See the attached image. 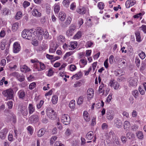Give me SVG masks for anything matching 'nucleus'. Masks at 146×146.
<instances>
[{
  "mask_svg": "<svg viewBox=\"0 0 146 146\" xmlns=\"http://www.w3.org/2000/svg\"><path fill=\"white\" fill-rule=\"evenodd\" d=\"M61 121L62 123L66 125L69 124L71 121L69 115L65 114L62 115Z\"/></svg>",
  "mask_w": 146,
  "mask_h": 146,
  "instance_id": "obj_4",
  "label": "nucleus"
},
{
  "mask_svg": "<svg viewBox=\"0 0 146 146\" xmlns=\"http://www.w3.org/2000/svg\"><path fill=\"white\" fill-rule=\"evenodd\" d=\"M3 13V15H7L10 14L11 12L9 9L7 8H5L2 11Z\"/></svg>",
  "mask_w": 146,
  "mask_h": 146,
  "instance_id": "obj_39",
  "label": "nucleus"
},
{
  "mask_svg": "<svg viewBox=\"0 0 146 146\" xmlns=\"http://www.w3.org/2000/svg\"><path fill=\"white\" fill-rule=\"evenodd\" d=\"M39 118L36 115H34L29 117L28 121L31 123H35L37 122L39 120Z\"/></svg>",
  "mask_w": 146,
  "mask_h": 146,
  "instance_id": "obj_8",
  "label": "nucleus"
},
{
  "mask_svg": "<svg viewBox=\"0 0 146 146\" xmlns=\"http://www.w3.org/2000/svg\"><path fill=\"white\" fill-rule=\"evenodd\" d=\"M128 81L130 86H134L137 85V80L136 78H130L128 79Z\"/></svg>",
  "mask_w": 146,
  "mask_h": 146,
  "instance_id": "obj_11",
  "label": "nucleus"
},
{
  "mask_svg": "<svg viewBox=\"0 0 146 146\" xmlns=\"http://www.w3.org/2000/svg\"><path fill=\"white\" fill-rule=\"evenodd\" d=\"M21 47L20 44L17 42H15L13 45V51L14 53H18L21 50Z\"/></svg>",
  "mask_w": 146,
  "mask_h": 146,
  "instance_id": "obj_6",
  "label": "nucleus"
},
{
  "mask_svg": "<svg viewBox=\"0 0 146 146\" xmlns=\"http://www.w3.org/2000/svg\"><path fill=\"white\" fill-rule=\"evenodd\" d=\"M44 32L43 33V36H44V37L45 38H48L49 37V34L48 33L47 31L45 30L44 31H43Z\"/></svg>",
  "mask_w": 146,
  "mask_h": 146,
  "instance_id": "obj_60",
  "label": "nucleus"
},
{
  "mask_svg": "<svg viewBox=\"0 0 146 146\" xmlns=\"http://www.w3.org/2000/svg\"><path fill=\"white\" fill-rule=\"evenodd\" d=\"M8 140L10 141H14V138H13V136L12 133L10 132L9 134L8 137Z\"/></svg>",
  "mask_w": 146,
  "mask_h": 146,
  "instance_id": "obj_52",
  "label": "nucleus"
},
{
  "mask_svg": "<svg viewBox=\"0 0 146 146\" xmlns=\"http://www.w3.org/2000/svg\"><path fill=\"white\" fill-rule=\"evenodd\" d=\"M53 71L52 68H50L48 71L47 74V75L48 76H52L53 74Z\"/></svg>",
  "mask_w": 146,
  "mask_h": 146,
  "instance_id": "obj_57",
  "label": "nucleus"
},
{
  "mask_svg": "<svg viewBox=\"0 0 146 146\" xmlns=\"http://www.w3.org/2000/svg\"><path fill=\"white\" fill-rule=\"evenodd\" d=\"M146 67V64L144 62H142L141 66L140 68V70L141 71H143L144 70Z\"/></svg>",
  "mask_w": 146,
  "mask_h": 146,
  "instance_id": "obj_63",
  "label": "nucleus"
},
{
  "mask_svg": "<svg viewBox=\"0 0 146 146\" xmlns=\"http://www.w3.org/2000/svg\"><path fill=\"white\" fill-rule=\"evenodd\" d=\"M27 130L29 133L31 135L33 133V127L31 126H29L27 128Z\"/></svg>",
  "mask_w": 146,
  "mask_h": 146,
  "instance_id": "obj_55",
  "label": "nucleus"
},
{
  "mask_svg": "<svg viewBox=\"0 0 146 146\" xmlns=\"http://www.w3.org/2000/svg\"><path fill=\"white\" fill-rule=\"evenodd\" d=\"M123 126L124 129L125 130H127L130 126V123L127 121H125L124 123Z\"/></svg>",
  "mask_w": 146,
  "mask_h": 146,
  "instance_id": "obj_30",
  "label": "nucleus"
},
{
  "mask_svg": "<svg viewBox=\"0 0 146 146\" xmlns=\"http://www.w3.org/2000/svg\"><path fill=\"white\" fill-rule=\"evenodd\" d=\"M39 66H40V68H39V70L40 71L45 69L46 68V66L45 64L41 62H39Z\"/></svg>",
  "mask_w": 146,
  "mask_h": 146,
  "instance_id": "obj_50",
  "label": "nucleus"
},
{
  "mask_svg": "<svg viewBox=\"0 0 146 146\" xmlns=\"http://www.w3.org/2000/svg\"><path fill=\"white\" fill-rule=\"evenodd\" d=\"M54 146H64V145L62 143L61 141H58L55 143Z\"/></svg>",
  "mask_w": 146,
  "mask_h": 146,
  "instance_id": "obj_61",
  "label": "nucleus"
},
{
  "mask_svg": "<svg viewBox=\"0 0 146 146\" xmlns=\"http://www.w3.org/2000/svg\"><path fill=\"white\" fill-rule=\"evenodd\" d=\"M18 95L20 98L23 99L25 96V92L23 90H20L18 92Z\"/></svg>",
  "mask_w": 146,
  "mask_h": 146,
  "instance_id": "obj_34",
  "label": "nucleus"
},
{
  "mask_svg": "<svg viewBox=\"0 0 146 146\" xmlns=\"http://www.w3.org/2000/svg\"><path fill=\"white\" fill-rule=\"evenodd\" d=\"M75 102L74 100H72L69 104V107L71 109H73L75 107Z\"/></svg>",
  "mask_w": 146,
  "mask_h": 146,
  "instance_id": "obj_49",
  "label": "nucleus"
},
{
  "mask_svg": "<svg viewBox=\"0 0 146 146\" xmlns=\"http://www.w3.org/2000/svg\"><path fill=\"white\" fill-rule=\"evenodd\" d=\"M72 20L71 17L69 16L68 17L64 24L62 25V26L64 27H67L68 25L70 23Z\"/></svg>",
  "mask_w": 146,
  "mask_h": 146,
  "instance_id": "obj_19",
  "label": "nucleus"
},
{
  "mask_svg": "<svg viewBox=\"0 0 146 146\" xmlns=\"http://www.w3.org/2000/svg\"><path fill=\"white\" fill-rule=\"evenodd\" d=\"M70 3V1L69 0H64L62 2L63 5L66 7H68Z\"/></svg>",
  "mask_w": 146,
  "mask_h": 146,
  "instance_id": "obj_51",
  "label": "nucleus"
},
{
  "mask_svg": "<svg viewBox=\"0 0 146 146\" xmlns=\"http://www.w3.org/2000/svg\"><path fill=\"white\" fill-rule=\"evenodd\" d=\"M39 64L35 63L33 64V68L35 69L36 70L38 71H40V70H39Z\"/></svg>",
  "mask_w": 146,
  "mask_h": 146,
  "instance_id": "obj_62",
  "label": "nucleus"
},
{
  "mask_svg": "<svg viewBox=\"0 0 146 146\" xmlns=\"http://www.w3.org/2000/svg\"><path fill=\"white\" fill-rule=\"evenodd\" d=\"M3 94L9 99H12L13 97L14 92L11 88H9L2 92Z\"/></svg>",
  "mask_w": 146,
  "mask_h": 146,
  "instance_id": "obj_3",
  "label": "nucleus"
},
{
  "mask_svg": "<svg viewBox=\"0 0 146 146\" xmlns=\"http://www.w3.org/2000/svg\"><path fill=\"white\" fill-rule=\"evenodd\" d=\"M135 62L137 66L139 67L140 66V60L138 57H136L135 58Z\"/></svg>",
  "mask_w": 146,
  "mask_h": 146,
  "instance_id": "obj_64",
  "label": "nucleus"
},
{
  "mask_svg": "<svg viewBox=\"0 0 146 146\" xmlns=\"http://www.w3.org/2000/svg\"><path fill=\"white\" fill-rule=\"evenodd\" d=\"M110 86L113 87L115 90H117L119 87V84L118 82L114 80H111L110 83Z\"/></svg>",
  "mask_w": 146,
  "mask_h": 146,
  "instance_id": "obj_12",
  "label": "nucleus"
},
{
  "mask_svg": "<svg viewBox=\"0 0 146 146\" xmlns=\"http://www.w3.org/2000/svg\"><path fill=\"white\" fill-rule=\"evenodd\" d=\"M132 94L135 98H137L139 95L137 90H134L132 92Z\"/></svg>",
  "mask_w": 146,
  "mask_h": 146,
  "instance_id": "obj_46",
  "label": "nucleus"
},
{
  "mask_svg": "<svg viewBox=\"0 0 146 146\" xmlns=\"http://www.w3.org/2000/svg\"><path fill=\"white\" fill-rule=\"evenodd\" d=\"M47 116L51 120H54L56 117L57 115L54 111L51 108H48L46 110Z\"/></svg>",
  "mask_w": 146,
  "mask_h": 146,
  "instance_id": "obj_2",
  "label": "nucleus"
},
{
  "mask_svg": "<svg viewBox=\"0 0 146 146\" xmlns=\"http://www.w3.org/2000/svg\"><path fill=\"white\" fill-rule=\"evenodd\" d=\"M138 52L139 53L138 54L139 57L142 59H143L145 57V53L143 51L139 50Z\"/></svg>",
  "mask_w": 146,
  "mask_h": 146,
  "instance_id": "obj_37",
  "label": "nucleus"
},
{
  "mask_svg": "<svg viewBox=\"0 0 146 146\" xmlns=\"http://www.w3.org/2000/svg\"><path fill=\"white\" fill-rule=\"evenodd\" d=\"M18 80L20 82H22L25 80V76L22 74L19 73L17 77Z\"/></svg>",
  "mask_w": 146,
  "mask_h": 146,
  "instance_id": "obj_29",
  "label": "nucleus"
},
{
  "mask_svg": "<svg viewBox=\"0 0 146 146\" xmlns=\"http://www.w3.org/2000/svg\"><path fill=\"white\" fill-rule=\"evenodd\" d=\"M58 100V98L57 96L54 95L52 96L51 101L53 104H56Z\"/></svg>",
  "mask_w": 146,
  "mask_h": 146,
  "instance_id": "obj_35",
  "label": "nucleus"
},
{
  "mask_svg": "<svg viewBox=\"0 0 146 146\" xmlns=\"http://www.w3.org/2000/svg\"><path fill=\"white\" fill-rule=\"evenodd\" d=\"M135 34L136 37L137 41L138 42H141V40L140 33L139 32L137 31L135 33Z\"/></svg>",
  "mask_w": 146,
  "mask_h": 146,
  "instance_id": "obj_33",
  "label": "nucleus"
},
{
  "mask_svg": "<svg viewBox=\"0 0 146 146\" xmlns=\"http://www.w3.org/2000/svg\"><path fill=\"white\" fill-rule=\"evenodd\" d=\"M30 5V3L29 2L25 1L23 3V6L24 8H26L29 6Z\"/></svg>",
  "mask_w": 146,
  "mask_h": 146,
  "instance_id": "obj_59",
  "label": "nucleus"
},
{
  "mask_svg": "<svg viewBox=\"0 0 146 146\" xmlns=\"http://www.w3.org/2000/svg\"><path fill=\"white\" fill-rule=\"evenodd\" d=\"M84 97L83 96H80L78 98L77 104L79 105L82 104L83 101Z\"/></svg>",
  "mask_w": 146,
  "mask_h": 146,
  "instance_id": "obj_45",
  "label": "nucleus"
},
{
  "mask_svg": "<svg viewBox=\"0 0 146 146\" xmlns=\"http://www.w3.org/2000/svg\"><path fill=\"white\" fill-rule=\"evenodd\" d=\"M85 121H89L90 120V117L89 116L88 112L86 111H84L83 113Z\"/></svg>",
  "mask_w": 146,
  "mask_h": 146,
  "instance_id": "obj_27",
  "label": "nucleus"
},
{
  "mask_svg": "<svg viewBox=\"0 0 146 146\" xmlns=\"http://www.w3.org/2000/svg\"><path fill=\"white\" fill-rule=\"evenodd\" d=\"M127 137L129 139L134 138L135 137V135L132 132H129L126 134Z\"/></svg>",
  "mask_w": 146,
  "mask_h": 146,
  "instance_id": "obj_40",
  "label": "nucleus"
},
{
  "mask_svg": "<svg viewBox=\"0 0 146 146\" xmlns=\"http://www.w3.org/2000/svg\"><path fill=\"white\" fill-rule=\"evenodd\" d=\"M60 10V6L59 3L55 4L54 5V10L55 13H58Z\"/></svg>",
  "mask_w": 146,
  "mask_h": 146,
  "instance_id": "obj_26",
  "label": "nucleus"
},
{
  "mask_svg": "<svg viewBox=\"0 0 146 146\" xmlns=\"http://www.w3.org/2000/svg\"><path fill=\"white\" fill-rule=\"evenodd\" d=\"M57 138L56 136H54L52 137L50 140V144L52 145L54 141L56 140Z\"/></svg>",
  "mask_w": 146,
  "mask_h": 146,
  "instance_id": "obj_58",
  "label": "nucleus"
},
{
  "mask_svg": "<svg viewBox=\"0 0 146 146\" xmlns=\"http://www.w3.org/2000/svg\"><path fill=\"white\" fill-rule=\"evenodd\" d=\"M28 110L29 113L31 114L33 113L35 110V107L33 104H29L28 107Z\"/></svg>",
  "mask_w": 146,
  "mask_h": 146,
  "instance_id": "obj_23",
  "label": "nucleus"
},
{
  "mask_svg": "<svg viewBox=\"0 0 146 146\" xmlns=\"http://www.w3.org/2000/svg\"><path fill=\"white\" fill-rule=\"evenodd\" d=\"M59 42L63 43L65 40L64 37L62 35L59 36L57 38Z\"/></svg>",
  "mask_w": 146,
  "mask_h": 146,
  "instance_id": "obj_48",
  "label": "nucleus"
},
{
  "mask_svg": "<svg viewBox=\"0 0 146 146\" xmlns=\"http://www.w3.org/2000/svg\"><path fill=\"white\" fill-rule=\"evenodd\" d=\"M74 51H70L67 52L65 55L64 56V58H66L67 57H68L69 56L72 55L74 52Z\"/></svg>",
  "mask_w": 146,
  "mask_h": 146,
  "instance_id": "obj_53",
  "label": "nucleus"
},
{
  "mask_svg": "<svg viewBox=\"0 0 146 146\" xmlns=\"http://www.w3.org/2000/svg\"><path fill=\"white\" fill-rule=\"evenodd\" d=\"M36 84L35 83L33 82L31 83L29 85V88L30 90L33 89L36 86Z\"/></svg>",
  "mask_w": 146,
  "mask_h": 146,
  "instance_id": "obj_56",
  "label": "nucleus"
},
{
  "mask_svg": "<svg viewBox=\"0 0 146 146\" xmlns=\"http://www.w3.org/2000/svg\"><path fill=\"white\" fill-rule=\"evenodd\" d=\"M106 86V85H105L103 83H102L99 87L98 90L99 93H104V92Z\"/></svg>",
  "mask_w": 146,
  "mask_h": 146,
  "instance_id": "obj_22",
  "label": "nucleus"
},
{
  "mask_svg": "<svg viewBox=\"0 0 146 146\" xmlns=\"http://www.w3.org/2000/svg\"><path fill=\"white\" fill-rule=\"evenodd\" d=\"M20 70L21 72L24 73H26L30 71V69L25 65L20 66Z\"/></svg>",
  "mask_w": 146,
  "mask_h": 146,
  "instance_id": "obj_16",
  "label": "nucleus"
},
{
  "mask_svg": "<svg viewBox=\"0 0 146 146\" xmlns=\"http://www.w3.org/2000/svg\"><path fill=\"white\" fill-rule=\"evenodd\" d=\"M70 47L69 50H72L75 49L77 46V42H70L68 44Z\"/></svg>",
  "mask_w": 146,
  "mask_h": 146,
  "instance_id": "obj_18",
  "label": "nucleus"
},
{
  "mask_svg": "<svg viewBox=\"0 0 146 146\" xmlns=\"http://www.w3.org/2000/svg\"><path fill=\"white\" fill-rule=\"evenodd\" d=\"M82 76V73L81 71L78 72L71 77L72 79L75 78L76 80H78L81 78Z\"/></svg>",
  "mask_w": 146,
  "mask_h": 146,
  "instance_id": "obj_20",
  "label": "nucleus"
},
{
  "mask_svg": "<svg viewBox=\"0 0 146 146\" xmlns=\"http://www.w3.org/2000/svg\"><path fill=\"white\" fill-rule=\"evenodd\" d=\"M45 131L43 128L40 129L38 132L37 136L39 137H41L44 134Z\"/></svg>",
  "mask_w": 146,
  "mask_h": 146,
  "instance_id": "obj_32",
  "label": "nucleus"
},
{
  "mask_svg": "<svg viewBox=\"0 0 146 146\" xmlns=\"http://www.w3.org/2000/svg\"><path fill=\"white\" fill-rule=\"evenodd\" d=\"M114 116V112L111 110H108L106 112V117L109 120H111Z\"/></svg>",
  "mask_w": 146,
  "mask_h": 146,
  "instance_id": "obj_10",
  "label": "nucleus"
},
{
  "mask_svg": "<svg viewBox=\"0 0 146 146\" xmlns=\"http://www.w3.org/2000/svg\"><path fill=\"white\" fill-rule=\"evenodd\" d=\"M136 135L137 137L140 139H143V135L141 131H138L136 133Z\"/></svg>",
  "mask_w": 146,
  "mask_h": 146,
  "instance_id": "obj_44",
  "label": "nucleus"
},
{
  "mask_svg": "<svg viewBox=\"0 0 146 146\" xmlns=\"http://www.w3.org/2000/svg\"><path fill=\"white\" fill-rule=\"evenodd\" d=\"M115 74L116 76H119L123 75V73L122 70H119L115 72Z\"/></svg>",
  "mask_w": 146,
  "mask_h": 146,
  "instance_id": "obj_43",
  "label": "nucleus"
},
{
  "mask_svg": "<svg viewBox=\"0 0 146 146\" xmlns=\"http://www.w3.org/2000/svg\"><path fill=\"white\" fill-rule=\"evenodd\" d=\"M36 35L35 36L36 38L39 40H41L43 38V30L40 27L38 28L36 30Z\"/></svg>",
  "mask_w": 146,
  "mask_h": 146,
  "instance_id": "obj_5",
  "label": "nucleus"
},
{
  "mask_svg": "<svg viewBox=\"0 0 146 146\" xmlns=\"http://www.w3.org/2000/svg\"><path fill=\"white\" fill-rule=\"evenodd\" d=\"M144 13L143 12L140 13H139L133 16V17L134 18L138 19L140 18V19H142V17L144 14Z\"/></svg>",
  "mask_w": 146,
  "mask_h": 146,
  "instance_id": "obj_38",
  "label": "nucleus"
},
{
  "mask_svg": "<svg viewBox=\"0 0 146 146\" xmlns=\"http://www.w3.org/2000/svg\"><path fill=\"white\" fill-rule=\"evenodd\" d=\"M7 132V130L6 129H5L2 130L0 132V138L2 139H4Z\"/></svg>",
  "mask_w": 146,
  "mask_h": 146,
  "instance_id": "obj_17",
  "label": "nucleus"
},
{
  "mask_svg": "<svg viewBox=\"0 0 146 146\" xmlns=\"http://www.w3.org/2000/svg\"><path fill=\"white\" fill-rule=\"evenodd\" d=\"M82 36V32L81 31H78L74 36L73 38L74 39H78L80 38Z\"/></svg>",
  "mask_w": 146,
  "mask_h": 146,
  "instance_id": "obj_24",
  "label": "nucleus"
},
{
  "mask_svg": "<svg viewBox=\"0 0 146 146\" xmlns=\"http://www.w3.org/2000/svg\"><path fill=\"white\" fill-rule=\"evenodd\" d=\"M93 137V133L92 131L89 132L86 135V138L89 140L92 139Z\"/></svg>",
  "mask_w": 146,
  "mask_h": 146,
  "instance_id": "obj_25",
  "label": "nucleus"
},
{
  "mask_svg": "<svg viewBox=\"0 0 146 146\" xmlns=\"http://www.w3.org/2000/svg\"><path fill=\"white\" fill-rule=\"evenodd\" d=\"M20 112L23 115L26 116L28 114L27 110L25 107H22L20 110Z\"/></svg>",
  "mask_w": 146,
  "mask_h": 146,
  "instance_id": "obj_31",
  "label": "nucleus"
},
{
  "mask_svg": "<svg viewBox=\"0 0 146 146\" xmlns=\"http://www.w3.org/2000/svg\"><path fill=\"white\" fill-rule=\"evenodd\" d=\"M82 85V82L80 80L77 81L74 84L73 86L74 88L79 87Z\"/></svg>",
  "mask_w": 146,
  "mask_h": 146,
  "instance_id": "obj_41",
  "label": "nucleus"
},
{
  "mask_svg": "<svg viewBox=\"0 0 146 146\" xmlns=\"http://www.w3.org/2000/svg\"><path fill=\"white\" fill-rule=\"evenodd\" d=\"M77 11L78 13L80 14H84L86 12V9L84 7H81Z\"/></svg>",
  "mask_w": 146,
  "mask_h": 146,
  "instance_id": "obj_36",
  "label": "nucleus"
},
{
  "mask_svg": "<svg viewBox=\"0 0 146 146\" xmlns=\"http://www.w3.org/2000/svg\"><path fill=\"white\" fill-rule=\"evenodd\" d=\"M22 13L20 11L18 12L15 16V18L17 20L19 19L21 17Z\"/></svg>",
  "mask_w": 146,
  "mask_h": 146,
  "instance_id": "obj_42",
  "label": "nucleus"
},
{
  "mask_svg": "<svg viewBox=\"0 0 146 146\" xmlns=\"http://www.w3.org/2000/svg\"><path fill=\"white\" fill-rule=\"evenodd\" d=\"M19 24L18 23H15L12 25V30L13 32L16 31L18 28Z\"/></svg>",
  "mask_w": 146,
  "mask_h": 146,
  "instance_id": "obj_28",
  "label": "nucleus"
},
{
  "mask_svg": "<svg viewBox=\"0 0 146 146\" xmlns=\"http://www.w3.org/2000/svg\"><path fill=\"white\" fill-rule=\"evenodd\" d=\"M39 7L36 6L34 7L32 11V15L34 16L40 17L41 16V13L38 11Z\"/></svg>",
  "mask_w": 146,
  "mask_h": 146,
  "instance_id": "obj_9",
  "label": "nucleus"
},
{
  "mask_svg": "<svg viewBox=\"0 0 146 146\" xmlns=\"http://www.w3.org/2000/svg\"><path fill=\"white\" fill-rule=\"evenodd\" d=\"M114 123L115 126L118 128L122 127L123 124L121 121L118 118L115 120Z\"/></svg>",
  "mask_w": 146,
  "mask_h": 146,
  "instance_id": "obj_15",
  "label": "nucleus"
},
{
  "mask_svg": "<svg viewBox=\"0 0 146 146\" xmlns=\"http://www.w3.org/2000/svg\"><path fill=\"white\" fill-rule=\"evenodd\" d=\"M94 91L92 88H90L87 91V94L88 95V99L90 100L93 97L94 95Z\"/></svg>",
  "mask_w": 146,
  "mask_h": 146,
  "instance_id": "obj_14",
  "label": "nucleus"
},
{
  "mask_svg": "<svg viewBox=\"0 0 146 146\" xmlns=\"http://www.w3.org/2000/svg\"><path fill=\"white\" fill-rule=\"evenodd\" d=\"M136 1L135 0H128L125 2L126 7L129 8L135 4Z\"/></svg>",
  "mask_w": 146,
  "mask_h": 146,
  "instance_id": "obj_13",
  "label": "nucleus"
},
{
  "mask_svg": "<svg viewBox=\"0 0 146 146\" xmlns=\"http://www.w3.org/2000/svg\"><path fill=\"white\" fill-rule=\"evenodd\" d=\"M32 33L33 31L31 29L30 30H24L22 33V36L23 38L31 40L33 39Z\"/></svg>",
  "mask_w": 146,
  "mask_h": 146,
  "instance_id": "obj_1",
  "label": "nucleus"
},
{
  "mask_svg": "<svg viewBox=\"0 0 146 146\" xmlns=\"http://www.w3.org/2000/svg\"><path fill=\"white\" fill-rule=\"evenodd\" d=\"M94 44L93 42L91 41H89L87 42L86 44V47H92V46Z\"/></svg>",
  "mask_w": 146,
  "mask_h": 146,
  "instance_id": "obj_47",
  "label": "nucleus"
},
{
  "mask_svg": "<svg viewBox=\"0 0 146 146\" xmlns=\"http://www.w3.org/2000/svg\"><path fill=\"white\" fill-rule=\"evenodd\" d=\"M76 26L73 25H72L70 27L69 29L66 32L67 35L70 37L72 36L74 32V31L76 29Z\"/></svg>",
  "mask_w": 146,
  "mask_h": 146,
  "instance_id": "obj_7",
  "label": "nucleus"
},
{
  "mask_svg": "<svg viewBox=\"0 0 146 146\" xmlns=\"http://www.w3.org/2000/svg\"><path fill=\"white\" fill-rule=\"evenodd\" d=\"M66 18V14L63 12L59 13L58 15V18L61 21H63L65 20Z\"/></svg>",
  "mask_w": 146,
  "mask_h": 146,
  "instance_id": "obj_21",
  "label": "nucleus"
},
{
  "mask_svg": "<svg viewBox=\"0 0 146 146\" xmlns=\"http://www.w3.org/2000/svg\"><path fill=\"white\" fill-rule=\"evenodd\" d=\"M70 70L71 71H75L77 68L76 66L74 64H71L69 66Z\"/></svg>",
  "mask_w": 146,
  "mask_h": 146,
  "instance_id": "obj_54",
  "label": "nucleus"
}]
</instances>
